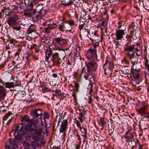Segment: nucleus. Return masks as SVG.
<instances>
[{
	"mask_svg": "<svg viewBox=\"0 0 149 149\" xmlns=\"http://www.w3.org/2000/svg\"><path fill=\"white\" fill-rule=\"evenodd\" d=\"M144 104V103H143V107L138 109H136L137 112L138 113L143 116H145L147 113L146 107Z\"/></svg>",
	"mask_w": 149,
	"mask_h": 149,
	"instance_id": "obj_17",
	"label": "nucleus"
},
{
	"mask_svg": "<svg viewBox=\"0 0 149 149\" xmlns=\"http://www.w3.org/2000/svg\"><path fill=\"white\" fill-rule=\"evenodd\" d=\"M135 135V134L132 131H128L125 134V136L127 138L129 139H133L134 136Z\"/></svg>",
	"mask_w": 149,
	"mask_h": 149,
	"instance_id": "obj_23",
	"label": "nucleus"
},
{
	"mask_svg": "<svg viewBox=\"0 0 149 149\" xmlns=\"http://www.w3.org/2000/svg\"><path fill=\"white\" fill-rule=\"evenodd\" d=\"M146 117L148 118H149V113H147H147H146Z\"/></svg>",
	"mask_w": 149,
	"mask_h": 149,
	"instance_id": "obj_61",
	"label": "nucleus"
},
{
	"mask_svg": "<svg viewBox=\"0 0 149 149\" xmlns=\"http://www.w3.org/2000/svg\"><path fill=\"white\" fill-rule=\"evenodd\" d=\"M78 73L80 77H83L86 80L88 79L90 74L89 70L85 68L84 67H83L80 70H78Z\"/></svg>",
	"mask_w": 149,
	"mask_h": 149,
	"instance_id": "obj_9",
	"label": "nucleus"
},
{
	"mask_svg": "<svg viewBox=\"0 0 149 149\" xmlns=\"http://www.w3.org/2000/svg\"><path fill=\"white\" fill-rule=\"evenodd\" d=\"M14 68H21V66L20 64H19L16 66H15V67H14Z\"/></svg>",
	"mask_w": 149,
	"mask_h": 149,
	"instance_id": "obj_57",
	"label": "nucleus"
},
{
	"mask_svg": "<svg viewBox=\"0 0 149 149\" xmlns=\"http://www.w3.org/2000/svg\"><path fill=\"white\" fill-rule=\"evenodd\" d=\"M66 27L65 25V24L63 22H62L59 26L58 29L60 31L63 32L64 31V29H65L67 31H70V30H67L65 29Z\"/></svg>",
	"mask_w": 149,
	"mask_h": 149,
	"instance_id": "obj_27",
	"label": "nucleus"
},
{
	"mask_svg": "<svg viewBox=\"0 0 149 149\" xmlns=\"http://www.w3.org/2000/svg\"><path fill=\"white\" fill-rule=\"evenodd\" d=\"M28 34L31 33L33 32H35L36 31V25L33 24H31L28 29Z\"/></svg>",
	"mask_w": 149,
	"mask_h": 149,
	"instance_id": "obj_24",
	"label": "nucleus"
},
{
	"mask_svg": "<svg viewBox=\"0 0 149 149\" xmlns=\"http://www.w3.org/2000/svg\"><path fill=\"white\" fill-rule=\"evenodd\" d=\"M68 126V120L67 119H65L62 122L61 124V125L60 128L59 129L60 132L63 133L64 137L66 136V133L65 132Z\"/></svg>",
	"mask_w": 149,
	"mask_h": 149,
	"instance_id": "obj_11",
	"label": "nucleus"
},
{
	"mask_svg": "<svg viewBox=\"0 0 149 149\" xmlns=\"http://www.w3.org/2000/svg\"><path fill=\"white\" fill-rule=\"evenodd\" d=\"M96 40L97 42V44H98V40L97 39ZM97 45L98 44L94 45L93 48L91 47L87 51L86 55L88 59L93 60L95 58H97V51L96 47Z\"/></svg>",
	"mask_w": 149,
	"mask_h": 149,
	"instance_id": "obj_5",
	"label": "nucleus"
},
{
	"mask_svg": "<svg viewBox=\"0 0 149 149\" xmlns=\"http://www.w3.org/2000/svg\"><path fill=\"white\" fill-rule=\"evenodd\" d=\"M20 84V82L19 80H16L15 86H19Z\"/></svg>",
	"mask_w": 149,
	"mask_h": 149,
	"instance_id": "obj_48",
	"label": "nucleus"
},
{
	"mask_svg": "<svg viewBox=\"0 0 149 149\" xmlns=\"http://www.w3.org/2000/svg\"><path fill=\"white\" fill-rule=\"evenodd\" d=\"M38 0H33L30 3L29 5L28 6L30 9H32L33 7L38 4Z\"/></svg>",
	"mask_w": 149,
	"mask_h": 149,
	"instance_id": "obj_25",
	"label": "nucleus"
},
{
	"mask_svg": "<svg viewBox=\"0 0 149 149\" xmlns=\"http://www.w3.org/2000/svg\"><path fill=\"white\" fill-rule=\"evenodd\" d=\"M80 130L81 133V134L82 136L84 137V139H85L86 137V130L84 128H83L82 129L81 128V129Z\"/></svg>",
	"mask_w": 149,
	"mask_h": 149,
	"instance_id": "obj_30",
	"label": "nucleus"
},
{
	"mask_svg": "<svg viewBox=\"0 0 149 149\" xmlns=\"http://www.w3.org/2000/svg\"><path fill=\"white\" fill-rule=\"evenodd\" d=\"M6 93V90L3 88V86L0 85V101L5 98Z\"/></svg>",
	"mask_w": 149,
	"mask_h": 149,
	"instance_id": "obj_16",
	"label": "nucleus"
},
{
	"mask_svg": "<svg viewBox=\"0 0 149 149\" xmlns=\"http://www.w3.org/2000/svg\"><path fill=\"white\" fill-rule=\"evenodd\" d=\"M123 62H125V63H126L127 62V61L126 60V59L125 58H124L123 60Z\"/></svg>",
	"mask_w": 149,
	"mask_h": 149,
	"instance_id": "obj_62",
	"label": "nucleus"
},
{
	"mask_svg": "<svg viewBox=\"0 0 149 149\" xmlns=\"http://www.w3.org/2000/svg\"><path fill=\"white\" fill-rule=\"evenodd\" d=\"M51 30L50 26H48L46 28H45V32L46 33H50Z\"/></svg>",
	"mask_w": 149,
	"mask_h": 149,
	"instance_id": "obj_36",
	"label": "nucleus"
},
{
	"mask_svg": "<svg viewBox=\"0 0 149 149\" xmlns=\"http://www.w3.org/2000/svg\"><path fill=\"white\" fill-rule=\"evenodd\" d=\"M87 69L92 71H95L97 68V65L96 62L90 61L86 65Z\"/></svg>",
	"mask_w": 149,
	"mask_h": 149,
	"instance_id": "obj_14",
	"label": "nucleus"
},
{
	"mask_svg": "<svg viewBox=\"0 0 149 149\" xmlns=\"http://www.w3.org/2000/svg\"><path fill=\"white\" fill-rule=\"evenodd\" d=\"M149 60L147 59H145V65L146 68H148L149 67Z\"/></svg>",
	"mask_w": 149,
	"mask_h": 149,
	"instance_id": "obj_42",
	"label": "nucleus"
},
{
	"mask_svg": "<svg viewBox=\"0 0 149 149\" xmlns=\"http://www.w3.org/2000/svg\"><path fill=\"white\" fill-rule=\"evenodd\" d=\"M126 55L128 56L132 64H137L138 62V58L140 56H137L136 52H133L132 53H127Z\"/></svg>",
	"mask_w": 149,
	"mask_h": 149,
	"instance_id": "obj_8",
	"label": "nucleus"
},
{
	"mask_svg": "<svg viewBox=\"0 0 149 149\" xmlns=\"http://www.w3.org/2000/svg\"><path fill=\"white\" fill-rule=\"evenodd\" d=\"M9 142L10 143L11 146L12 147L11 149H10V147L9 146L6 145L5 146V149H16L17 148V146L14 140H13L12 141L11 139H9Z\"/></svg>",
	"mask_w": 149,
	"mask_h": 149,
	"instance_id": "obj_18",
	"label": "nucleus"
},
{
	"mask_svg": "<svg viewBox=\"0 0 149 149\" xmlns=\"http://www.w3.org/2000/svg\"><path fill=\"white\" fill-rule=\"evenodd\" d=\"M139 72H132V73L133 74V77L134 79H137L139 78Z\"/></svg>",
	"mask_w": 149,
	"mask_h": 149,
	"instance_id": "obj_31",
	"label": "nucleus"
},
{
	"mask_svg": "<svg viewBox=\"0 0 149 149\" xmlns=\"http://www.w3.org/2000/svg\"><path fill=\"white\" fill-rule=\"evenodd\" d=\"M129 28H130L131 27L132 28L133 30L131 31V34L133 35H134V34L138 31V27L133 22H132V24L129 25Z\"/></svg>",
	"mask_w": 149,
	"mask_h": 149,
	"instance_id": "obj_19",
	"label": "nucleus"
},
{
	"mask_svg": "<svg viewBox=\"0 0 149 149\" xmlns=\"http://www.w3.org/2000/svg\"><path fill=\"white\" fill-rule=\"evenodd\" d=\"M17 131H16L15 129V130H13L10 132V135L11 136H13L14 135Z\"/></svg>",
	"mask_w": 149,
	"mask_h": 149,
	"instance_id": "obj_45",
	"label": "nucleus"
},
{
	"mask_svg": "<svg viewBox=\"0 0 149 149\" xmlns=\"http://www.w3.org/2000/svg\"><path fill=\"white\" fill-rule=\"evenodd\" d=\"M5 87L7 88H13L14 87V83L13 82H5Z\"/></svg>",
	"mask_w": 149,
	"mask_h": 149,
	"instance_id": "obj_28",
	"label": "nucleus"
},
{
	"mask_svg": "<svg viewBox=\"0 0 149 149\" xmlns=\"http://www.w3.org/2000/svg\"><path fill=\"white\" fill-rule=\"evenodd\" d=\"M140 67V65L138 63L137 64H132V66L131 68V72H140L141 70Z\"/></svg>",
	"mask_w": 149,
	"mask_h": 149,
	"instance_id": "obj_20",
	"label": "nucleus"
},
{
	"mask_svg": "<svg viewBox=\"0 0 149 149\" xmlns=\"http://www.w3.org/2000/svg\"><path fill=\"white\" fill-rule=\"evenodd\" d=\"M52 54V52L51 51L50 48L47 49L45 52V58L47 61L48 59L50 56Z\"/></svg>",
	"mask_w": 149,
	"mask_h": 149,
	"instance_id": "obj_26",
	"label": "nucleus"
},
{
	"mask_svg": "<svg viewBox=\"0 0 149 149\" xmlns=\"http://www.w3.org/2000/svg\"><path fill=\"white\" fill-rule=\"evenodd\" d=\"M39 146L38 142L35 141H32L31 143L29 144L28 149H36V146L38 147Z\"/></svg>",
	"mask_w": 149,
	"mask_h": 149,
	"instance_id": "obj_22",
	"label": "nucleus"
},
{
	"mask_svg": "<svg viewBox=\"0 0 149 149\" xmlns=\"http://www.w3.org/2000/svg\"><path fill=\"white\" fill-rule=\"evenodd\" d=\"M72 90L73 91L72 93V96L73 97L74 101L75 102H77V99L76 95V93L75 92L76 91L74 89H72Z\"/></svg>",
	"mask_w": 149,
	"mask_h": 149,
	"instance_id": "obj_37",
	"label": "nucleus"
},
{
	"mask_svg": "<svg viewBox=\"0 0 149 149\" xmlns=\"http://www.w3.org/2000/svg\"><path fill=\"white\" fill-rule=\"evenodd\" d=\"M100 123H101V126L102 127V130L103 129V126L106 124V121L104 120L103 118H101L100 119Z\"/></svg>",
	"mask_w": 149,
	"mask_h": 149,
	"instance_id": "obj_34",
	"label": "nucleus"
},
{
	"mask_svg": "<svg viewBox=\"0 0 149 149\" xmlns=\"http://www.w3.org/2000/svg\"><path fill=\"white\" fill-rule=\"evenodd\" d=\"M6 110L5 107H1L0 108V111H5Z\"/></svg>",
	"mask_w": 149,
	"mask_h": 149,
	"instance_id": "obj_51",
	"label": "nucleus"
},
{
	"mask_svg": "<svg viewBox=\"0 0 149 149\" xmlns=\"http://www.w3.org/2000/svg\"><path fill=\"white\" fill-rule=\"evenodd\" d=\"M79 117H78V118L80 120V121L82 123L83 120L84 119H84H83L82 118L83 117V114L82 113L80 112L79 113Z\"/></svg>",
	"mask_w": 149,
	"mask_h": 149,
	"instance_id": "obj_35",
	"label": "nucleus"
},
{
	"mask_svg": "<svg viewBox=\"0 0 149 149\" xmlns=\"http://www.w3.org/2000/svg\"><path fill=\"white\" fill-rule=\"evenodd\" d=\"M12 113L11 112H8L5 115V118H8L9 116H10Z\"/></svg>",
	"mask_w": 149,
	"mask_h": 149,
	"instance_id": "obj_55",
	"label": "nucleus"
},
{
	"mask_svg": "<svg viewBox=\"0 0 149 149\" xmlns=\"http://www.w3.org/2000/svg\"><path fill=\"white\" fill-rule=\"evenodd\" d=\"M61 2L62 3V5L65 6H69L72 4V1L66 2L65 0H61Z\"/></svg>",
	"mask_w": 149,
	"mask_h": 149,
	"instance_id": "obj_29",
	"label": "nucleus"
},
{
	"mask_svg": "<svg viewBox=\"0 0 149 149\" xmlns=\"http://www.w3.org/2000/svg\"><path fill=\"white\" fill-rule=\"evenodd\" d=\"M88 86L89 87H90V90H89L90 94H91V93L93 91L92 85H89Z\"/></svg>",
	"mask_w": 149,
	"mask_h": 149,
	"instance_id": "obj_52",
	"label": "nucleus"
},
{
	"mask_svg": "<svg viewBox=\"0 0 149 149\" xmlns=\"http://www.w3.org/2000/svg\"><path fill=\"white\" fill-rule=\"evenodd\" d=\"M18 17L17 15L13 13H10V16L8 18L7 22L8 24L10 26L18 24Z\"/></svg>",
	"mask_w": 149,
	"mask_h": 149,
	"instance_id": "obj_7",
	"label": "nucleus"
},
{
	"mask_svg": "<svg viewBox=\"0 0 149 149\" xmlns=\"http://www.w3.org/2000/svg\"><path fill=\"white\" fill-rule=\"evenodd\" d=\"M16 42V40H10V42L8 45H6V49H12L15 43Z\"/></svg>",
	"mask_w": 149,
	"mask_h": 149,
	"instance_id": "obj_21",
	"label": "nucleus"
},
{
	"mask_svg": "<svg viewBox=\"0 0 149 149\" xmlns=\"http://www.w3.org/2000/svg\"><path fill=\"white\" fill-rule=\"evenodd\" d=\"M48 25L50 26L51 30L54 28H56L57 26L55 24H48Z\"/></svg>",
	"mask_w": 149,
	"mask_h": 149,
	"instance_id": "obj_38",
	"label": "nucleus"
},
{
	"mask_svg": "<svg viewBox=\"0 0 149 149\" xmlns=\"http://www.w3.org/2000/svg\"><path fill=\"white\" fill-rule=\"evenodd\" d=\"M76 124H77V125L78 127L80 129V130H81V124L79 122V121H77L76 122Z\"/></svg>",
	"mask_w": 149,
	"mask_h": 149,
	"instance_id": "obj_47",
	"label": "nucleus"
},
{
	"mask_svg": "<svg viewBox=\"0 0 149 149\" xmlns=\"http://www.w3.org/2000/svg\"><path fill=\"white\" fill-rule=\"evenodd\" d=\"M52 60L54 65H59L61 62V59L59 58L58 53H55L53 55Z\"/></svg>",
	"mask_w": 149,
	"mask_h": 149,
	"instance_id": "obj_13",
	"label": "nucleus"
},
{
	"mask_svg": "<svg viewBox=\"0 0 149 149\" xmlns=\"http://www.w3.org/2000/svg\"><path fill=\"white\" fill-rule=\"evenodd\" d=\"M109 68L110 69H112L114 67L113 63L112 61H111L109 62Z\"/></svg>",
	"mask_w": 149,
	"mask_h": 149,
	"instance_id": "obj_41",
	"label": "nucleus"
},
{
	"mask_svg": "<svg viewBox=\"0 0 149 149\" xmlns=\"http://www.w3.org/2000/svg\"><path fill=\"white\" fill-rule=\"evenodd\" d=\"M91 26L90 24H88L87 25L86 27L84 28V29L87 30L88 33L89 34L90 33V30L91 29Z\"/></svg>",
	"mask_w": 149,
	"mask_h": 149,
	"instance_id": "obj_33",
	"label": "nucleus"
},
{
	"mask_svg": "<svg viewBox=\"0 0 149 149\" xmlns=\"http://www.w3.org/2000/svg\"><path fill=\"white\" fill-rule=\"evenodd\" d=\"M26 139V138H25V136L24 137V140H22L21 141H23L24 142L23 143V145L24 146L26 147H29V144H28V142L25 141H24Z\"/></svg>",
	"mask_w": 149,
	"mask_h": 149,
	"instance_id": "obj_40",
	"label": "nucleus"
},
{
	"mask_svg": "<svg viewBox=\"0 0 149 149\" xmlns=\"http://www.w3.org/2000/svg\"><path fill=\"white\" fill-rule=\"evenodd\" d=\"M57 74H56V73H54L52 74V76L54 77V78H56L57 77Z\"/></svg>",
	"mask_w": 149,
	"mask_h": 149,
	"instance_id": "obj_59",
	"label": "nucleus"
},
{
	"mask_svg": "<svg viewBox=\"0 0 149 149\" xmlns=\"http://www.w3.org/2000/svg\"><path fill=\"white\" fill-rule=\"evenodd\" d=\"M88 17H89V15H88L87 14H85L84 15H83L82 18L84 20H87L88 19Z\"/></svg>",
	"mask_w": 149,
	"mask_h": 149,
	"instance_id": "obj_44",
	"label": "nucleus"
},
{
	"mask_svg": "<svg viewBox=\"0 0 149 149\" xmlns=\"http://www.w3.org/2000/svg\"><path fill=\"white\" fill-rule=\"evenodd\" d=\"M68 23L70 25H73L74 24V22L73 20H72L68 21Z\"/></svg>",
	"mask_w": 149,
	"mask_h": 149,
	"instance_id": "obj_54",
	"label": "nucleus"
},
{
	"mask_svg": "<svg viewBox=\"0 0 149 149\" xmlns=\"http://www.w3.org/2000/svg\"><path fill=\"white\" fill-rule=\"evenodd\" d=\"M92 99L91 98V96H90L89 97V100H88V103L89 104H91L92 102Z\"/></svg>",
	"mask_w": 149,
	"mask_h": 149,
	"instance_id": "obj_56",
	"label": "nucleus"
},
{
	"mask_svg": "<svg viewBox=\"0 0 149 149\" xmlns=\"http://www.w3.org/2000/svg\"><path fill=\"white\" fill-rule=\"evenodd\" d=\"M22 122L21 125H24L26 126H31L32 124H34L32 123V121L29 118V116L27 115H25L21 119Z\"/></svg>",
	"mask_w": 149,
	"mask_h": 149,
	"instance_id": "obj_10",
	"label": "nucleus"
},
{
	"mask_svg": "<svg viewBox=\"0 0 149 149\" xmlns=\"http://www.w3.org/2000/svg\"><path fill=\"white\" fill-rule=\"evenodd\" d=\"M126 28H123V29L117 30L116 31L115 43L116 44V48H120L121 46V38L124 37L128 38L130 37L126 32Z\"/></svg>",
	"mask_w": 149,
	"mask_h": 149,
	"instance_id": "obj_2",
	"label": "nucleus"
},
{
	"mask_svg": "<svg viewBox=\"0 0 149 149\" xmlns=\"http://www.w3.org/2000/svg\"><path fill=\"white\" fill-rule=\"evenodd\" d=\"M42 91L43 90L44 91V92H46V91H48L49 90L48 89V88L46 87H45L44 86H42Z\"/></svg>",
	"mask_w": 149,
	"mask_h": 149,
	"instance_id": "obj_49",
	"label": "nucleus"
},
{
	"mask_svg": "<svg viewBox=\"0 0 149 149\" xmlns=\"http://www.w3.org/2000/svg\"><path fill=\"white\" fill-rule=\"evenodd\" d=\"M58 33V31H56L55 32V35H57Z\"/></svg>",
	"mask_w": 149,
	"mask_h": 149,
	"instance_id": "obj_64",
	"label": "nucleus"
},
{
	"mask_svg": "<svg viewBox=\"0 0 149 149\" xmlns=\"http://www.w3.org/2000/svg\"><path fill=\"white\" fill-rule=\"evenodd\" d=\"M15 130L18 132V136L16 139H19L20 141L24 140L25 136L23 135L26 134L31 131L32 139L35 141H39L40 140L42 135V130L38 127L36 124H32L31 126L19 125L15 126Z\"/></svg>",
	"mask_w": 149,
	"mask_h": 149,
	"instance_id": "obj_1",
	"label": "nucleus"
},
{
	"mask_svg": "<svg viewBox=\"0 0 149 149\" xmlns=\"http://www.w3.org/2000/svg\"><path fill=\"white\" fill-rule=\"evenodd\" d=\"M74 91L76 92H78V89L79 87V85L78 83H74Z\"/></svg>",
	"mask_w": 149,
	"mask_h": 149,
	"instance_id": "obj_39",
	"label": "nucleus"
},
{
	"mask_svg": "<svg viewBox=\"0 0 149 149\" xmlns=\"http://www.w3.org/2000/svg\"><path fill=\"white\" fill-rule=\"evenodd\" d=\"M11 119H10L6 123V125H9V123L11 122Z\"/></svg>",
	"mask_w": 149,
	"mask_h": 149,
	"instance_id": "obj_60",
	"label": "nucleus"
},
{
	"mask_svg": "<svg viewBox=\"0 0 149 149\" xmlns=\"http://www.w3.org/2000/svg\"><path fill=\"white\" fill-rule=\"evenodd\" d=\"M7 9H6V10L4 11L3 13H5V14H6V15H8V16H10V13H12V12H11L10 11V12H8L7 11Z\"/></svg>",
	"mask_w": 149,
	"mask_h": 149,
	"instance_id": "obj_46",
	"label": "nucleus"
},
{
	"mask_svg": "<svg viewBox=\"0 0 149 149\" xmlns=\"http://www.w3.org/2000/svg\"><path fill=\"white\" fill-rule=\"evenodd\" d=\"M36 13V11L34 10L30 9L25 10L24 13V16L27 17H31L33 19H34L36 20L40 18V16L38 15H36L34 16Z\"/></svg>",
	"mask_w": 149,
	"mask_h": 149,
	"instance_id": "obj_6",
	"label": "nucleus"
},
{
	"mask_svg": "<svg viewBox=\"0 0 149 149\" xmlns=\"http://www.w3.org/2000/svg\"><path fill=\"white\" fill-rule=\"evenodd\" d=\"M80 147V145L78 144L74 148H75V149H79Z\"/></svg>",
	"mask_w": 149,
	"mask_h": 149,
	"instance_id": "obj_58",
	"label": "nucleus"
},
{
	"mask_svg": "<svg viewBox=\"0 0 149 149\" xmlns=\"http://www.w3.org/2000/svg\"><path fill=\"white\" fill-rule=\"evenodd\" d=\"M36 12L38 13L39 15L43 16L45 15L46 14V10L43 9V5L42 4H39L36 6Z\"/></svg>",
	"mask_w": 149,
	"mask_h": 149,
	"instance_id": "obj_12",
	"label": "nucleus"
},
{
	"mask_svg": "<svg viewBox=\"0 0 149 149\" xmlns=\"http://www.w3.org/2000/svg\"><path fill=\"white\" fill-rule=\"evenodd\" d=\"M54 40L56 44L61 46L64 45L67 43L66 40L61 38H55L54 39Z\"/></svg>",
	"mask_w": 149,
	"mask_h": 149,
	"instance_id": "obj_15",
	"label": "nucleus"
},
{
	"mask_svg": "<svg viewBox=\"0 0 149 149\" xmlns=\"http://www.w3.org/2000/svg\"><path fill=\"white\" fill-rule=\"evenodd\" d=\"M96 35L97 36H98L97 35V33L96 32H95L94 33V38H95V36H96Z\"/></svg>",
	"mask_w": 149,
	"mask_h": 149,
	"instance_id": "obj_63",
	"label": "nucleus"
},
{
	"mask_svg": "<svg viewBox=\"0 0 149 149\" xmlns=\"http://www.w3.org/2000/svg\"><path fill=\"white\" fill-rule=\"evenodd\" d=\"M44 116L45 118L48 119L49 118V113L47 112H44Z\"/></svg>",
	"mask_w": 149,
	"mask_h": 149,
	"instance_id": "obj_43",
	"label": "nucleus"
},
{
	"mask_svg": "<svg viewBox=\"0 0 149 149\" xmlns=\"http://www.w3.org/2000/svg\"><path fill=\"white\" fill-rule=\"evenodd\" d=\"M21 27L20 26H18L15 27L13 29L17 31H19L21 29Z\"/></svg>",
	"mask_w": 149,
	"mask_h": 149,
	"instance_id": "obj_50",
	"label": "nucleus"
},
{
	"mask_svg": "<svg viewBox=\"0 0 149 149\" xmlns=\"http://www.w3.org/2000/svg\"><path fill=\"white\" fill-rule=\"evenodd\" d=\"M142 45L139 43H136L135 45H129L128 43L126 44L124 48V51L128 52H132L134 49L136 50L137 56H141L142 55Z\"/></svg>",
	"mask_w": 149,
	"mask_h": 149,
	"instance_id": "obj_3",
	"label": "nucleus"
},
{
	"mask_svg": "<svg viewBox=\"0 0 149 149\" xmlns=\"http://www.w3.org/2000/svg\"><path fill=\"white\" fill-rule=\"evenodd\" d=\"M84 24L80 25L79 26V28L81 30V29H84Z\"/></svg>",
	"mask_w": 149,
	"mask_h": 149,
	"instance_id": "obj_53",
	"label": "nucleus"
},
{
	"mask_svg": "<svg viewBox=\"0 0 149 149\" xmlns=\"http://www.w3.org/2000/svg\"><path fill=\"white\" fill-rule=\"evenodd\" d=\"M37 20H38L40 21V23L42 25L44 26H45L46 25V23L47 22V21L45 19L41 18L40 17V19H38Z\"/></svg>",
	"mask_w": 149,
	"mask_h": 149,
	"instance_id": "obj_32",
	"label": "nucleus"
},
{
	"mask_svg": "<svg viewBox=\"0 0 149 149\" xmlns=\"http://www.w3.org/2000/svg\"><path fill=\"white\" fill-rule=\"evenodd\" d=\"M30 114L32 117V120L33 122L38 123L40 121H41L42 113L40 109H34L31 110Z\"/></svg>",
	"mask_w": 149,
	"mask_h": 149,
	"instance_id": "obj_4",
	"label": "nucleus"
}]
</instances>
